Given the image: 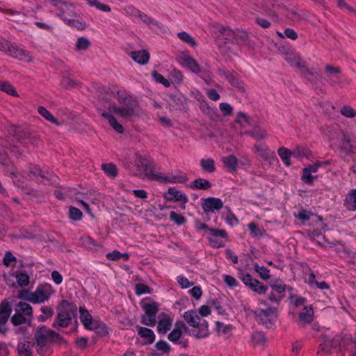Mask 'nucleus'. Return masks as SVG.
Masks as SVG:
<instances>
[{
	"label": "nucleus",
	"instance_id": "38",
	"mask_svg": "<svg viewBox=\"0 0 356 356\" xmlns=\"http://www.w3.org/2000/svg\"><path fill=\"white\" fill-rule=\"evenodd\" d=\"M177 37L180 40L191 47H195L197 46L195 40L185 31L178 33Z\"/></svg>",
	"mask_w": 356,
	"mask_h": 356
},
{
	"label": "nucleus",
	"instance_id": "3",
	"mask_svg": "<svg viewBox=\"0 0 356 356\" xmlns=\"http://www.w3.org/2000/svg\"><path fill=\"white\" fill-rule=\"evenodd\" d=\"M184 318L186 323L193 327L190 332L191 336L197 339H203L209 336L208 322L201 319L196 312L188 310L184 314Z\"/></svg>",
	"mask_w": 356,
	"mask_h": 356
},
{
	"label": "nucleus",
	"instance_id": "13",
	"mask_svg": "<svg viewBox=\"0 0 356 356\" xmlns=\"http://www.w3.org/2000/svg\"><path fill=\"white\" fill-rule=\"evenodd\" d=\"M323 162H316L314 164L309 165L303 169V174L301 179L303 182L307 184H312L313 182L318 178L317 175L314 174L318 172L320 167L323 166Z\"/></svg>",
	"mask_w": 356,
	"mask_h": 356
},
{
	"label": "nucleus",
	"instance_id": "27",
	"mask_svg": "<svg viewBox=\"0 0 356 356\" xmlns=\"http://www.w3.org/2000/svg\"><path fill=\"white\" fill-rule=\"evenodd\" d=\"M185 325L184 323H177L175 324V328L168 334V339L173 343L178 342V340L180 339L181 337Z\"/></svg>",
	"mask_w": 356,
	"mask_h": 356
},
{
	"label": "nucleus",
	"instance_id": "12",
	"mask_svg": "<svg viewBox=\"0 0 356 356\" xmlns=\"http://www.w3.org/2000/svg\"><path fill=\"white\" fill-rule=\"evenodd\" d=\"M256 314L258 320L266 327H270L277 318L275 309L273 308L258 309Z\"/></svg>",
	"mask_w": 356,
	"mask_h": 356
},
{
	"label": "nucleus",
	"instance_id": "60",
	"mask_svg": "<svg viewBox=\"0 0 356 356\" xmlns=\"http://www.w3.org/2000/svg\"><path fill=\"white\" fill-rule=\"evenodd\" d=\"M177 281L182 289H187L193 284L186 277L183 275L177 276Z\"/></svg>",
	"mask_w": 356,
	"mask_h": 356
},
{
	"label": "nucleus",
	"instance_id": "62",
	"mask_svg": "<svg viewBox=\"0 0 356 356\" xmlns=\"http://www.w3.org/2000/svg\"><path fill=\"white\" fill-rule=\"evenodd\" d=\"M341 113L343 115L348 118H353L356 116V109L350 106H344L341 108Z\"/></svg>",
	"mask_w": 356,
	"mask_h": 356
},
{
	"label": "nucleus",
	"instance_id": "20",
	"mask_svg": "<svg viewBox=\"0 0 356 356\" xmlns=\"http://www.w3.org/2000/svg\"><path fill=\"white\" fill-rule=\"evenodd\" d=\"M9 56L24 62H31L33 60V56L29 51L16 45H14L11 49Z\"/></svg>",
	"mask_w": 356,
	"mask_h": 356
},
{
	"label": "nucleus",
	"instance_id": "33",
	"mask_svg": "<svg viewBox=\"0 0 356 356\" xmlns=\"http://www.w3.org/2000/svg\"><path fill=\"white\" fill-rule=\"evenodd\" d=\"M12 312L10 305L8 302H3L0 305V321L6 324Z\"/></svg>",
	"mask_w": 356,
	"mask_h": 356
},
{
	"label": "nucleus",
	"instance_id": "23",
	"mask_svg": "<svg viewBox=\"0 0 356 356\" xmlns=\"http://www.w3.org/2000/svg\"><path fill=\"white\" fill-rule=\"evenodd\" d=\"M33 343L28 339H21L18 343L17 350L20 356H31Z\"/></svg>",
	"mask_w": 356,
	"mask_h": 356
},
{
	"label": "nucleus",
	"instance_id": "4",
	"mask_svg": "<svg viewBox=\"0 0 356 356\" xmlns=\"http://www.w3.org/2000/svg\"><path fill=\"white\" fill-rule=\"evenodd\" d=\"M140 306L144 312L141 323L147 326H154L156 314L159 310L157 303L150 298H144L140 302Z\"/></svg>",
	"mask_w": 356,
	"mask_h": 356
},
{
	"label": "nucleus",
	"instance_id": "34",
	"mask_svg": "<svg viewBox=\"0 0 356 356\" xmlns=\"http://www.w3.org/2000/svg\"><path fill=\"white\" fill-rule=\"evenodd\" d=\"M314 312L311 307H305L300 312L299 318L300 321L302 323H309L313 319Z\"/></svg>",
	"mask_w": 356,
	"mask_h": 356
},
{
	"label": "nucleus",
	"instance_id": "49",
	"mask_svg": "<svg viewBox=\"0 0 356 356\" xmlns=\"http://www.w3.org/2000/svg\"><path fill=\"white\" fill-rule=\"evenodd\" d=\"M250 136L257 140H261L266 137L267 133L266 131L262 130L259 127H253L252 131L250 133Z\"/></svg>",
	"mask_w": 356,
	"mask_h": 356
},
{
	"label": "nucleus",
	"instance_id": "56",
	"mask_svg": "<svg viewBox=\"0 0 356 356\" xmlns=\"http://www.w3.org/2000/svg\"><path fill=\"white\" fill-rule=\"evenodd\" d=\"M225 222L227 225L234 227L238 225V220L236 217V216L231 212L229 210L228 211L227 215L225 216Z\"/></svg>",
	"mask_w": 356,
	"mask_h": 356
},
{
	"label": "nucleus",
	"instance_id": "22",
	"mask_svg": "<svg viewBox=\"0 0 356 356\" xmlns=\"http://www.w3.org/2000/svg\"><path fill=\"white\" fill-rule=\"evenodd\" d=\"M80 320L84 327L88 330H94L96 328V323L93 322L91 315L84 308L80 307Z\"/></svg>",
	"mask_w": 356,
	"mask_h": 356
},
{
	"label": "nucleus",
	"instance_id": "58",
	"mask_svg": "<svg viewBox=\"0 0 356 356\" xmlns=\"http://www.w3.org/2000/svg\"><path fill=\"white\" fill-rule=\"evenodd\" d=\"M223 280L226 285L230 288H234L238 284L235 277L229 275H223Z\"/></svg>",
	"mask_w": 356,
	"mask_h": 356
},
{
	"label": "nucleus",
	"instance_id": "24",
	"mask_svg": "<svg viewBox=\"0 0 356 356\" xmlns=\"http://www.w3.org/2000/svg\"><path fill=\"white\" fill-rule=\"evenodd\" d=\"M129 55L134 61L140 65H145L149 60V54L146 50L131 51Z\"/></svg>",
	"mask_w": 356,
	"mask_h": 356
},
{
	"label": "nucleus",
	"instance_id": "52",
	"mask_svg": "<svg viewBox=\"0 0 356 356\" xmlns=\"http://www.w3.org/2000/svg\"><path fill=\"white\" fill-rule=\"evenodd\" d=\"M236 122L243 127H247L250 125L249 118L243 113H238L236 115Z\"/></svg>",
	"mask_w": 356,
	"mask_h": 356
},
{
	"label": "nucleus",
	"instance_id": "61",
	"mask_svg": "<svg viewBox=\"0 0 356 356\" xmlns=\"http://www.w3.org/2000/svg\"><path fill=\"white\" fill-rule=\"evenodd\" d=\"M277 34L281 38L286 37L292 40H296L298 38L297 33L293 29H285L284 33L277 32Z\"/></svg>",
	"mask_w": 356,
	"mask_h": 356
},
{
	"label": "nucleus",
	"instance_id": "21",
	"mask_svg": "<svg viewBox=\"0 0 356 356\" xmlns=\"http://www.w3.org/2000/svg\"><path fill=\"white\" fill-rule=\"evenodd\" d=\"M173 317L166 314H161L157 325V331L161 334H165L171 328Z\"/></svg>",
	"mask_w": 356,
	"mask_h": 356
},
{
	"label": "nucleus",
	"instance_id": "2",
	"mask_svg": "<svg viewBox=\"0 0 356 356\" xmlns=\"http://www.w3.org/2000/svg\"><path fill=\"white\" fill-rule=\"evenodd\" d=\"M128 168L133 174L141 179L155 180L159 178L155 165L147 152L136 153Z\"/></svg>",
	"mask_w": 356,
	"mask_h": 356
},
{
	"label": "nucleus",
	"instance_id": "11",
	"mask_svg": "<svg viewBox=\"0 0 356 356\" xmlns=\"http://www.w3.org/2000/svg\"><path fill=\"white\" fill-rule=\"evenodd\" d=\"M164 197L168 201L181 202V208L182 209L186 208V204L188 201L186 195L181 191L178 190L175 187L169 188L168 190L165 192Z\"/></svg>",
	"mask_w": 356,
	"mask_h": 356
},
{
	"label": "nucleus",
	"instance_id": "37",
	"mask_svg": "<svg viewBox=\"0 0 356 356\" xmlns=\"http://www.w3.org/2000/svg\"><path fill=\"white\" fill-rule=\"evenodd\" d=\"M102 169L104 172V173L109 177L115 178L118 175L117 167L115 164L112 163L102 164Z\"/></svg>",
	"mask_w": 356,
	"mask_h": 356
},
{
	"label": "nucleus",
	"instance_id": "42",
	"mask_svg": "<svg viewBox=\"0 0 356 356\" xmlns=\"http://www.w3.org/2000/svg\"><path fill=\"white\" fill-rule=\"evenodd\" d=\"M169 218L171 221H172L177 225H182L186 223V219L182 215L177 213L175 211H170L169 214Z\"/></svg>",
	"mask_w": 356,
	"mask_h": 356
},
{
	"label": "nucleus",
	"instance_id": "35",
	"mask_svg": "<svg viewBox=\"0 0 356 356\" xmlns=\"http://www.w3.org/2000/svg\"><path fill=\"white\" fill-rule=\"evenodd\" d=\"M345 205L349 210H356V189L351 190L345 200Z\"/></svg>",
	"mask_w": 356,
	"mask_h": 356
},
{
	"label": "nucleus",
	"instance_id": "17",
	"mask_svg": "<svg viewBox=\"0 0 356 356\" xmlns=\"http://www.w3.org/2000/svg\"><path fill=\"white\" fill-rule=\"evenodd\" d=\"M285 59L291 65L298 67L307 78H309L308 76L312 74L305 63L301 60L298 54L295 53L288 54Z\"/></svg>",
	"mask_w": 356,
	"mask_h": 356
},
{
	"label": "nucleus",
	"instance_id": "5",
	"mask_svg": "<svg viewBox=\"0 0 356 356\" xmlns=\"http://www.w3.org/2000/svg\"><path fill=\"white\" fill-rule=\"evenodd\" d=\"M15 310V314L11 318V321L15 325L26 323L33 318L32 307L26 302H19Z\"/></svg>",
	"mask_w": 356,
	"mask_h": 356
},
{
	"label": "nucleus",
	"instance_id": "51",
	"mask_svg": "<svg viewBox=\"0 0 356 356\" xmlns=\"http://www.w3.org/2000/svg\"><path fill=\"white\" fill-rule=\"evenodd\" d=\"M152 76L153 79L157 82L163 84L165 87L170 86V81L166 79L161 74L158 73L156 71L152 72Z\"/></svg>",
	"mask_w": 356,
	"mask_h": 356
},
{
	"label": "nucleus",
	"instance_id": "41",
	"mask_svg": "<svg viewBox=\"0 0 356 356\" xmlns=\"http://www.w3.org/2000/svg\"><path fill=\"white\" fill-rule=\"evenodd\" d=\"M343 346H346L347 349L350 350L351 352L350 356L356 355V332L355 337L354 339L352 338H346L343 339Z\"/></svg>",
	"mask_w": 356,
	"mask_h": 356
},
{
	"label": "nucleus",
	"instance_id": "36",
	"mask_svg": "<svg viewBox=\"0 0 356 356\" xmlns=\"http://www.w3.org/2000/svg\"><path fill=\"white\" fill-rule=\"evenodd\" d=\"M134 13L141 22L147 24L150 28L159 27V23L147 15L142 13L138 10H134Z\"/></svg>",
	"mask_w": 356,
	"mask_h": 356
},
{
	"label": "nucleus",
	"instance_id": "7",
	"mask_svg": "<svg viewBox=\"0 0 356 356\" xmlns=\"http://www.w3.org/2000/svg\"><path fill=\"white\" fill-rule=\"evenodd\" d=\"M54 293V290L49 284L39 285L34 292L31 293V298L29 302L34 304H40L47 301Z\"/></svg>",
	"mask_w": 356,
	"mask_h": 356
},
{
	"label": "nucleus",
	"instance_id": "16",
	"mask_svg": "<svg viewBox=\"0 0 356 356\" xmlns=\"http://www.w3.org/2000/svg\"><path fill=\"white\" fill-rule=\"evenodd\" d=\"M285 59L291 65L298 67L307 78H309L308 76L312 74L305 63L301 60L298 54L295 53L288 54Z\"/></svg>",
	"mask_w": 356,
	"mask_h": 356
},
{
	"label": "nucleus",
	"instance_id": "10",
	"mask_svg": "<svg viewBox=\"0 0 356 356\" xmlns=\"http://www.w3.org/2000/svg\"><path fill=\"white\" fill-rule=\"evenodd\" d=\"M177 60L181 67L195 74H199L201 72V68L197 62L188 52H181L177 57Z\"/></svg>",
	"mask_w": 356,
	"mask_h": 356
},
{
	"label": "nucleus",
	"instance_id": "47",
	"mask_svg": "<svg viewBox=\"0 0 356 356\" xmlns=\"http://www.w3.org/2000/svg\"><path fill=\"white\" fill-rule=\"evenodd\" d=\"M249 287L254 292L263 294L265 293L267 291V287L265 286L264 284H262L260 282L255 280L254 282H253Z\"/></svg>",
	"mask_w": 356,
	"mask_h": 356
},
{
	"label": "nucleus",
	"instance_id": "43",
	"mask_svg": "<svg viewBox=\"0 0 356 356\" xmlns=\"http://www.w3.org/2000/svg\"><path fill=\"white\" fill-rule=\"evenodd\" d=\"M40 311L42 313V314L40 315L38 317V321L40 322H44L48 318H51L54 314L52 308L47 306H42L40 308Z\"/></svg>",
	"mask_w": 356,
	"mask_h": 356
},
{
	"label": "nucleus",
	"instance_id": "40",
	"mask_svg": "<svg viewBox=\"0 0 356 356\" xmlns=\"http://www.w3.org/2000/svg\"><path fill=\"white\" fill-rule=\"evenodd\" d=\"M38 113L44 119L54 123L56 125H60V123L53 116V115L43 106H40L38 109Z\"/></svg>",
	"mask_w": 356,
	"mask_h": 356
},
{
	"label": "nucleus",
	"instance_id": "46",
	"mask_svg": "<svg viewBox=\"0 0 356 356\" xmlns=\"http://www.w3.org/2000/svg\"><path fill=\"white\" fill-rule=\"evenodd\" d=\"M0 90L6 92L7 94H8L10 95H12L14 97L18 96V94H17V91L15 90V89L14 88V87L9 83L1 82L0 83Z\"/></svg>",
	"mask_w": 356,
	"mask_h": 356
},
{
	"label": "nucleus",
	"instance_id": "54",
	"mask_svg": "<svg viewBox=\"0 0 356 356\" xmlns=\"http://www.w3.org/2000/svg\"><path fill=\"white\" fill-rule=\"evenodd\" d=\"M270 286L274 291L277 292L280 296H282L285 291V286L280 280H275Z\"/></svg>",
	"mask_w": 356,
	"mask_h": 356
},
{
	"label": "nucleus",
	"instance_id": "63",
	"mask_svg": "<svg viewBox=\"0 0 356 356\" xmlns=\"http://www.w3.org/2000/svg\"><path fill=\"white\" fill-rule=\"evenodd\" d=\"M219 106L224 115H229L233 111L232 107L227 103H220Z\"/></svg>",
	"mask_w": 356,
	"mask_h": 356
},
{
	"label": "nucleus",
	"instance_id": "28",
	"mask_svg": "<svg viewBox=\"0 0 356 356\" xmlns=\"http://www.w3.org/2000/svg\"><path fill=\"white\" fill-rule=\"evenodd\" d=\"M233 329V326L230 324H225L220 321L215 323L214 330L218 335L227 337L232 333Z\"/></svg>",
	"mask_w": 356,
	"mask_h": 356
},
{
	"label": "nucleus",
	"instance_id": "1",
	"mask_svg": "<svg viewBox=\"0 0 356 356\" xmlns=\"http://www.w3.org/2000/svg\"><path fill=\"white\" fill-rule=\"evenodd\" d=\"M116 103L109 105L107 109L102 111V115L107 120L112 128L119 134L124 131L122 125L118 122L113 115L123 119H129L137 115V103L130 96H119Z\"/></svg>",
	"mask_w": 356,
	"mask_h": 356
},
{
	"label": "nucleus",
	"instance_id": "57",
	"mask_svg": "<svg viewBox=\"0 0 356 356\" xmlns=\"http://www.w3.org/2000/svg\"><path fill=\"white\" fill-rule=\"evenodd\" d=\"M14 44H11L9 41L1 39L0 40V50L5 52L9 56V52L13 49Z\"/></svg>",
	"mask_w": 356,
	"mask_h": 356
},
{
	"label": "nucleus",
	"instance_id": "31",
	"mask_svg": "<svg viewBox=\"0 0 356 356\" xmlns=\"http://www.w3.org/2000/svg\"><path fill=\"white\" fill-rule=\"evenodd\" d=\"M254 149V152L264 159H268L274 155L273 152L265 144L255 145Z\"/></svg>",
	"mask_w": 356,
	"mask_h": 356
},
{
	"label": "nucleus",
	"instance_id": "29",
	"mask_svg": "<svg viewBox=\"0 0 356 356\" xmlns=\"http://www.w3.org/2000/svg\"><path fill=\"white\" fill-rule=\"evenodd\" d=\"M138 334L143 338L145 343H152L155 339V334L154 332L147 327L137 326Z\"/></svg>",
	"mask_w": 356,
	"mask_h": 356
},
{
	"label": "nucleus",
	"instance_id": "26",
	"mask_svg": "<svg viewBox=\"0 0 356 356\" xmlns=\"http://www.w3.org/2000/svg\"><path fill=\"white\" fill-rule=\"evenodd\" d=\"M323 134L325 140L327 141L331 146H337L338 140L342 137L341 132L330 129L325 131Z\"/></svg>",
	"mask_w": 356,
	"mask_h": 356
},
{
	"label": "nucleus",
	"instance_id": "6",
	"mask_svg": "<svg viewBox=\"0 0 356 356\" xmlns=\"http://www.w3.org/2000/svg\"><path fill=\"white\" fill-rule=\"evenodd\" d=\"M4 278L6 284L10 286H15L16 283L20 287L27 286L30 282L29 275L24 270H14L6 272Z\"/></svg>",
	"mask_w": 356,
	"mask_h": 356
},
{
	"label": "nucleus",
	"instance_id": "50",
	"mask_svg": "<svg viewBox=\"0 0 356 356\" xmlns=\"http://www.w3.org/2000/svg\"><path fill=\"white\" fill-rule=\"evenodd\" d=\"M254 270L264 280H268L270 277L269 270L264 266H259V265L255 264Z\"/></svg>",
	"mask_w": 356,
	"mask_h": 356
},
{
	"label": "nucleus",
	"instance_id": "14",
	"mask_svg": "<svg viewBox=\"0 0 356 356\" xmlns=\"http://www.w3.org/2000/svg\"><path fill=\"white\" fill-rule=\"evenodd\" d=\"M342 340L341 336L338 335L332 339H325L324 342L321 344L320 348L318 351V356H323V353H329L332 351H337L339 349V342Z\"/></svg>",
	"mask_w": 356,
	"mask_h": 356
},
{
	"label": "nucleus",
	"instance_id": "15",
	"mask_svg": "<svg viewBox=\"0 0 356 356\" xmlns=\"http://www.w3.org/2000/svg\"><path fill=\"white\" fill-rule=\"evenodd\" d=\"M201 205L204 212H213L223 207V202L220 198L209 197L201 200Z\"/></svg>",
	"mask_w": 356,
	"mask_h": 356
},
{
	"label": "nucleus",
	"instance_id": "8",
	"mask_svg": "<svg viewBox=\"0 0 356 356\" xmlns=\"http://www.w3.org/2000/svg\"><path fill=\"white\" fill-rule=\"evenodd\" d=\"M49 331L45 327L40 328L36 334V348L41 356H47L50 354Z\"/></svg>",
	"mask_w": 356,
	"mask_h": 356
},
{
	"label": "nucleus",
	"instance_id": "18",
	"mask_svg": "<svg viewBox=\"0 0 356 356\" xmlns=\"http://www.w3.org/2000/svg\"><path fill=\"white\" fill-rule=\"evenodd\" d=\"M48 4L50 6H54L55 8H58L60 10L59 11H57L56 10H55V12L56 13V14L60 16L63 20L68 25H70V26H74V21L72 20V19H67L66 17H65L63 16V14L65 11H67V10H69L70 8V6L69 5H67L66 3H64L60 0H49L48 1Z\"/></svg>",
	"mask_w": 356,
	"mask_h": 356
},
{
	"label": "nucleus",
	"instance_id": "48",
	"mask_svg": "<svg viewBox=\"0 0 356 356\" xmlns=\"http://www.w3.org/2000/svg\"><path fill=\"white\" fill-rule=\"evenodd\" d=\"M135 293L137 296L149 294L152 293V289L146 284L138 283L135 286Z\"/></svg>",
	"mask_w": 356,
	"mask_h": 356
},
{
	"label": "nucleus",
	"instance_id": "30",
	"mask_svg": "<svg viewBox=\"0 0 356 356\" xmlns=\"http://www.w3.org/2000/svg\"><path fill=\"white\" fill-rule=\"evenodd\" d=\"M189 186L193 190H208L211 187V184L207 179L197 178L193 180Z\"/></svg>",
	"mask_w": 356,
	"mask_h": 356
},
{
	"label": "nucleus",
	"instance_id": "55",
	"mask_svg": "<svg viewBox=\"0 0 356 356\" xmlns=\"http://www.w3.org/2000/svg\"><path fill=\"white\" fill-rule=\"evenodd\" d=\"M156 349L163 352L164 354H168L170 350V346L165 341L160 340L155 345Z\"/></svg>",
	"mask_w": 356,
	"mask_h": 356
},
{
	"label": "nucleus",
	"instance_id": "39",
	"mask_svg": "<svg viewBox=\"0 0 356 356\" xmlns=\"http://www.w3.org/2000/svg\"><path fill=\"white\" fill-rule=\"evenodd\" d=\"M277 153L283 163L286 165L289 166L291 165L290 158L292 156L291 151L285 147H280L277 150Z\"/></svg>",
	"mask_w": 356,
	"mask_h": 356
},
{
	"label": "nucleus",
	"instance_id": "64",
	"mask_svg": "<svg viewBox=\"0 0 356 356\" xmlns=\"http://www.w3.org/2000/svg\"><path fill=\"white\" fill-rule=\"evenodd\" d=\"M311 213L305 210H300L295 214L296 218L305 222L308 220L310 218Z\"/></svg>",
	"mask_w": 356,
	"mask_h": 356
},
{
	"label": "nucleus",
	"instance_id": "45",
	"mask_svg": "<svg viewBox=\"0 0 356 356\" xmlns=\"http://www.w3.org/2000/svg\"><path fill=\"white\" fill-rule=\"evenodd\" d=\"M71 320V316L68 313L60 312L57 316V321L59 326L66 327Z\"/></svg>",
	"mask_w": 356,
	"mask_h": 356
},
{
	"label": "nucleus",
	"instance_id": "59",
	"mask_svg": "<svg viewBox=\"0 0 356 356\" xmlns=\"http://www.w3.org/2000/svg\"><path fill=\"white\" fill-rule=\"evenodd\" d=\"M88 3L91 6H95L96 7L97 9L100 10H102V11H104V12H108L111 10L110 8L105 5V4H103V3H101L97 1H95V0H88Z\"/></svg>",
	"mask_w": 356,
	"mask_h": 356
},
{
	"label": "nucleus",
	"instance_id": "19",
	"mask_svg": "<svg viewBox=\"0 0 356 356\" xmlns=\"http://www.w3.org/2000/svg\"><path fill=\"white\" fill-rule=\"evenodd\" d=\"M208 239L210 245L213 248H220L224 246V241H215L216 238H220L222 239L227 238V232L222 229H209Z\"/></svg>",
	"mask_w": 356,
	"mask_h": 356
},
{
	"label": "nucleus",
	"instance_id": "9",
	"mask_svg": "<svg viewBox=\"0 0 356 356\" xmlns=\"http://www.w3.org/2000/svg\"><path fill=\"white\" fill-rule=\"evenodd\" d=\"M159 178L155 179V181H159L167 184H184L188 178L186 173L180 170H175L167 175H162L158 172Z\"/></svg>",
	"mask_w": 356,
	"mask_h": 356
},
{
	"label": "nucleus",
	"instance_id": "44",
	"mask_svg": "<svg viewBox=\"0 0 356 356\" xmlns=\"http://www.w3.org/2000/svg\"><path fill=\"white\" fill-rule=\"evenodd\" d=\"M90 46V42L85 37H80L77 39L75 47L77 51H86Z\"/></svg>",
	"mask_w": 356,
	"mask_h": 356
},
{
	"label": "nucleus",
	"instance_id": "53",
	"mask_svg": "<svg viewBox=\"0 0 356 356\" xmlns=\"http://www.w3.org/2000/svg\"><path fill=\"white\" fill-rule=\"evenodd\" d=\"M69 217L73 220H80L82 218V212L77 208L70 207Z\"/></svg>",
	"mask_w": 356,
	"mask_h": 356
},
{
	"label": "nucleus",
	"instance_id": "32",
	"mask_svg": "<svg viewBox=\"0 0 356 356\" xmlns=\"http://www.w3.org/2000/svg\"><path fill=\"white\" fill-rule=\"evenodd\" d=\"M202 170L208 173H212L216 171V163L211 158H203L200 161Z\"/></svg>",
	"mask_w": 356,
	"mask_h": 356
},
{
	"label": "nucleus",
	"instance_id": "25",
	"mask_svg": "<svg viewBox=\"0 0 356 356\" xmlns=\"http://www.w3.org/2000/svg\"><path fill=\"white\" fill-rule=\"evenodd\" d=\"M222 162L224 166L230 172H235L238 165V159L236 157V156L233 154H230L227 156H223L222 158Z\"/></svg>",
	"mask_w": 356,
	"mask_h": 356
}]
</instances>
